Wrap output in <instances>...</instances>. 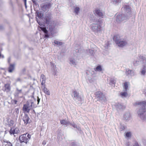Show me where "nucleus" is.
Listing matches in <instances>:
<instances>
[{
    "label": "nucleus",
    "mask_w": 146,
    "mask_h": 146,
    "mask_svg": "<svg viewBox=\"0 0 146 146\" xmlns=\"http://www.w3.org/2000/svg\"><path fill=\"white\" fill-rule=\"evenodd\" d=\"M135 104L140 106L137 112L139 116L142 119H145L146 115H145L144 113L146 111V101L137 102L135 103Z\"/></svg>",
    "instance_id": "f257e3e1"
},
{
    "label": "nucleus",
    "mask_w": 146,
    "mask_h": 146,
    "mask_svg": "<svg viewBox=\"0 0 146 146\" xmlns=\"http://www.w3.org/2000/svg\"><path fill=\"white\" fill-rule=\"evenodd\" d=\"M35 107L34 102L31 100L27 101L26 104L24 105L23 107L24 111L29 113L30 110Z\"/></svg>",
    "instance_id": "f03ea898"
},
{
    "label": "nucleus",
    "mask_w": 146,
    "mask_h": 146,
    "mask_svg": "<svg viewBox=\"0 0 146 146\" xmlns=\"http://www.w3.org/2000/svg\"><path fill=\"white\" fill-rule=\"evenodd\" d=\"M96 97L97 100L102 102H104L107 101V99L105 95L100 91H97L95 93Z\"/></svg>",
    "instance_id": "7ed1b4c3"
},
{
    "label": "nucleus",
    "mask_w": 146,
    "mask_h": 146,
    "mask_svg": "<svg viewBox=\"0 0 146 146\" xmlns=\"http://www.w3.org/2000/svg\"><path fill=\"white\" fill-rule=\"evenodd\" d=\"M102 21L100 23H95L92 24L91 25V28L93 31L96 34L102 31L101 24L102 23Z\"/></svg>",
    "instance_id": "20e7f679"
},
{
    "label": "nucleus",
    "mask_w": 146,
    "mask_h": 146,
    "mask_svg": "<svg viewBox=\"0 0 146 146\" xmlns=\"http://www.w3.org/2000/svg\"><path fill=\"white\" fill-rule=\"evenodd\" d=\"M31 137V135H30L27 133L20 136L19 137V139L20 143L24 142L27 144L30 139Z\"/></svg>",
    "instance_id": "39448f33"
},
{
    "label": "nucleus",
    "mask_w": 146,
    "mask_h": 146,
    "mask_svg": "<svg viewBox=\"0 0 146 146\" xmlns=\"http://www.w3.org/2000/svg\"><path fill=\"white\" fill-rule=\"evenodd\" d=\"M122 9L124 11L123 14L128 19L131 16V8L129 6L125 5L122 8Z\"/></svg>",
    "instance_id": "423d86ee"
},
{
    "label": "nucleus",
    "mask_w": 146,
    "mask_h": 146,
    "mask_svg": "<svg viewBox=\"0 0 146 146\" xmlns=\"http://www.w3.org/2000/svg\"><path fill=\"white\" fill-rule=\"evenodd\" d=\"M138 60H135L133 62V64L134 66L137 65L140 61H142L144 63H146V58L144 56L141 55H139L137 58Z\"/></svg>",
    "instance_id": "0eeeda50"
},
{
    "label": "nucleus",
    "mask_w": 146,
    "mask_h": 146,
    "mask_svg": "<svg viewBox=\"0 0 146 146\" xmlns=\"http://www.w3.org/2000/svg\"><path fill=\"white\" fill-rule=\"evenodd\" d=\"M127 17L123 14H118L116 16V21L117 23H119L123 21L127 20L128 19Z\"/></svg>",
    "instance_id": "6e6552de"
},
{
    "label": "nucleus",
    "mask_w": 146,
    "mask_h": 146,
    "mask_svg": "<svg viewBox=\"0 0 146 146\" xmlns=\"http://www.w3.org/2000/svg\"><path fill=\"white\" fill-rule=\"evenodd\" d=\"M52 3H46L45 4H43L41 6L42 9L44 11H47L49 10L52 6Z\"/></svg>",
    "instance_id": "1a4fd4ad"
},
{
    "label": "nucleus",
    "mask_w": 146,
    "mask_h": 146,
    "mask_svg": "<svg viewBox=\"0 0 146 146\" xmlns=\"http://www.w3.org/2000/svg\"><path fill=\"white\" fill-rule=\"evenodd\" d=\"M52 17L51 15L48 13L46 14L45 17V19L46 21V23L47 24L53 23L54 21L52 20Z\"/></svg>",
    "instance_id": "9d476101"
},
{
    "label": "nucleus",
    "mask_w": 146,
    "mask_h": 146,
    "mask_svg": "<svg viewBox=\"0 0 146 146\" xmlns=\"http://www.w3.org/2000/svg\"><path fill=\"white\" fill-rule=\"evenodd\" d=\"M131 118L130 112L129 111L126 112L123 116V119L126 121L129 120Z\"/></svg>",
    "instance_id": "9b49d317"
},
{
    "label": "nucleus",
    "mask_w": 146,
    "mask_h": 146,
    "mask_svg": "<svg viewBox=\"0 0 146 146\" xmlns=\"http://www.w3.org/2000/svg\"><path fill=\"white\" fill-rule=\"evenodd\" d=\"M22 119L25 125L30 123V119L27 114L24 115Z\"/></svg>",
    "instance_id": "f8f14e48"
},
{
    "label": "nucleus",
    "mask_w": 146,
    "mask_h": 146,
    "mask_svg": "<svg viewBox=\"0 0 146 146\" xmlns=\"http://www.w3.org/2000/svg\"><path fill=\"white\" fill-rule=\"evenodd\" d=\"M47 28L48 29L51 33H52V32L54 31L55 28V24L54 22H53V23L52 24L50 23L49 24H47Z\"/></svg>",
    "instance_id": "ddd939ff"
},
{
    "label": "nucleus",
    "mask_w": 146,
    "mask_h": 146,
    "mask_svg": "<svg viewBox=\"0 0 146 146\" xmlns=\"http://www.w3.org/2000/svg\"><path fill=\"white\" fill-rule=\"evenodd\" d=\"M91 16L90 17V20L93 22L96 23H100L102 22V20L101 19H96V17H94L93 15H90Z\"/></svg>",
    "instance_id": "4468645a"
},
{
    "label": "nucleus",
    "mask_w": 146,
    "mask_h": 146,
    "mask_svg": "<svg viewBox=\"0 0 146 146\" xmlns=\"http://www.w3.org/2000/svg\"><path fill=\"white\" fill-rule=\"evenodd\" d=\"M40 29L42 30L45 33L44 37L45 38H48L49 37V35L48 34V32L47 30L45 27H40Z\"/></svg>",
    "instance_id": "2eb2a0df"
},
{
    "label": "nucleus",
    "mask_w": 146,
    "mask_h": 146,
    "mask_svg": "<svg viewBox=\"0 0 146 146\" xmlns=\"http://www.w3.org/2000/svg\"><path fill=\"white\" fill-rule=\"evenodd\" d=\"M127 44V42L125 40H123L121 39L119 41L117 44L118 46L122 47L125 46Z\"/></svg>",
    "instance_id": "dca6fc26"
},
{
    "label": "nucleus",
    "mask_w": 146,
    "mask_h": 146,
    "mask_svg": "<svg viewBox=\"0 0 146 146\" xmlns=\"http://www.w3.org/2000/svg\"><path fill=\"white\" fill-rule=\"evenodd\" d=\"M19 132V131L17 128H11L10 129L9 133L11 135H14L15 134L18 133Z\"/></svg>",
    "instance_id": "f3484780"
},
{
    "label": "nucleus",
    "mask_w": 146,
    "mask_h": 146,
    "mask_svg": "<svg viewBox=\"0 0 146 146\" xmlns=\"http://www.w3.org/2000/svg\"><path fill=\"white\" fill-rule=\"evenodd\" d=\"M74 97L76 99L80 101L81 99V98L79 94L76 91H74L73 92Z\"/></svg>",
    "instance_id": "a211bd4d"
},
{
    "label": "nucleus",
    "mask_w": 146,
    "mask_h": 146,
    "mask_svg": "<svg viewBox=\"0 0 146 146\" xmlns=\"http://www.w3.org/2000/svg\"><path fill=\"white\" fill-rule=\"evenodd\" d=\"M126 74L127 75H130L131 76H134L135 74V73L133 70H129V69H126Z\"/></svg>",
    "instance_id": "6ab92c4d"
},
{
    "label": "nucleus",
    "mask_w": 146,
    "mask_h": 146,
    "mask_svg": "<svg viewBox=\"0 0 146 146\" xmlns=\"http://www.w3.org/2000/svg\"><path fill=\"white\" fill-rule=\"evenodd\" d=\"M40 81L41 82V84L42 86L44 85L46 82V78L43 74L41 75Z\"/></svg>",
    "instance_id": "aec40b11"
},
{
    "label": "nucleus",
    "mask_w": 146,
    "mask_h": 146,
    "mask_svg": "<svg viewBox=\"0 0 146 146\" xmlns=\"http://www.w3.org/2000/svg\"><path fill=\"white\" fill-rule=\"evenodd\" d=\"M95 13L99 17H101L102 18H103L104 16V14L99 9H96L95 11Z\"/></svg>",
    "instance_id": "412c9836"
},
{
    "label": "nucleus",
    "mask_w": 146,
    "mask_h": 146,
    "mask_svg": "<svg viewBox=\"0 0 146 146\" xmlns=\"http://www.w3.org/2000/svg\"><path fill=\"white\" fill-rule=\"evenodd\" d=\"M5 88L4 91H6L7 92H9L11 90V87L9 84H7L5 85Z\"/></svg>",
    "instance_id": "4be33fe9"
},
{
    "label": "nucleus",
    "mask_w": 146,
    "mask_h": 146,
    "mask_svg": "<svg viewBox=\"0 0 146 146\" xmlns=\"http://www.w3.org/2000/svg\"><path fill=\"white\" fill-rule=\"evenodd\" d=\"M15 65L14 64H10L8 68V72H9L11 73L14 70Z\"/></svg>",
    "instance_id": "5701e85b"
},
{
    "label": "nucleus",
    "mask_w": 146,
    "mask_h": 146,
    "mask_svg": "<svg viewBox=\"0 0 146 146\" xmlns=\"http://www.w3.org/2000/svg\"><path fill=\"white\" fill-rule=\"evenodd\" d=\"M116 107L117 110H123L125 108V106L121 104L118 103L116 104Z\"/></svg>",
    "instance_id": "b1692460"
},
{
    "label": "nucleus",
    "mask_w": 146,
    "mask_h": 146,
    "mask_svg": "<svg viewBox=\"0 0 146 146\" xmlns=\"http://www.w3.org/2000/svg\"><path fill=\"white\" fill-rule=\"evenodd\" d=\"M113 40L115 42V43L117 44L118 42L121 39L120 38V37L118 35H116L114 36L113 38Z\"/></svg>",
    "instance_id": "393cba45"
},
{
    "label": "nucleus",
    "mask_w": 146,
    "mask_h": 146,
    "mask_svg": "<svg viewBox=\"0 0 146 146\" xmlns=\"http://www.w3.org/2000/svg\"><path fill=\"white\" fill-rule=\"evenodd\" d=\"M36 16L38 17L39 18L41 19L43 16V13H42L40 11H37L36 12Z\"/></svg>",
    "instance_id": "a878e982"
},
{
    "label": "nucleus",
    "mask_w": 146,
    "mask_h": 146,
    "mask_svg": "<svg viewBox=\"0 0 146 146\" xmlns=\"http://www.w3.org/2000/svg\"><path fill=\"white\" fill-rule=\"evenodd\" d=\"M42 88H43V90L44 92L48 95L50 94L49 91L45 87V85L42 86Z\"/></svg>",
    "instance_id": "bb28decb"
},
{
    "label": "nucleus",
    "mask_w": 146,
    "mask_h": 146,
    "mask_svg": "<svg viewBox=\"0 0 146 146\" xmlns=\"http://www.w3.org/2000/svg\"><path fill=\"white\" fill-rule=\"evenodd\" d=\"M60 123L61 124L64 125L66 126L69 124V122L65 120H60Z\"/></svg>",
    "instance_id": "cd10ccee"
},
{
    "label": "nucleus",
    "mask_w": 146,
    "mask_h": 146,
    "mask_svg": "<svg viewBox=\"0 0 146 146\" xmlns=\"http://www.w3.org/2000/svg\"><path fill=\"white\" fill-rule=\"evenodd\" d=\"M120 95L121 97L124 98L126 97L127 96L128 94L125 91L123 92H121L120 93Z\"/></svg>",
    "instance_id": "c85d7f7f"
},
{
    "label": "nucleus",
    "mask_w": 146,
    "mask_h": 146,
    "mask_svg": "<svg viewBox=\"0 0 146 146\" xmlns=\"http://www.w3.org/2000/svg\"><path fill=\"white\" fill-rule=\"evenodd\" d=\"M70 64H72L73 65H76V62L75 60L72 58H70Z\"/></svg>",
    "instance_id": "c756f323"
},
{
    "label": "nucleus",
    "mask_w": 146,
    "mask_h": 146,
    "mask_svg": "<svg viewBox=\"0 0 146 146\" xmlns=\"http://www.w3.org/2000/svg\"><path fill=\"white\" fill-rule=\"evenodd\" d=\"M80 9L79 7H76L74 9V13L76 15H78L80 11Z\"/></svg>",
    "instance_id": "7c9ffc66"
},
{
    "label": "nucleus",
    "mask_w": 146,
    "mask_h": 146,
    "mask_svg": "<svg viewBox=\"0 0 146 146\" xmlns=\"http://www.w3.org/2000/svg\"><path fill=\"white\" fill-rule=\"evenodd\" d=\"M146 72V69L145 66H143V68L142 69L141 72V74L143 75H144L145 74Z\"/></svg>",
    "instance_id": "2f4dec72"
},
{
    "label": "nucleus",
    "mask_w": 146,
    "mask_h": 146,
    "mask_svg": "<svg viewBox=\"0 0 146 146\" xmlns=\"http://www.w3.org/2000/svg\"><path fill=\"white\" fill-rule=\"evenodd\" d=\"M115 80L114 78H111L110 80L109 84L110 85H112L115 84Z\"/></svg>",
    "instance_id": "473e14b6"
},
{
    "label": "nucleus",
    "mask_w": 146,
    "mask_h": 146,
    "mask_svg": "<svg viewBox=\"0 0 146 146\" xmlns=\"http://www.w3.org/2000/svg\"><path fill=\"white\" fill-rule=\"evenodd\" d=\"M123 88L125 89L124 91L127 92V90L128 85L127 83V82H125L124 84Z\"/></svg>",
    "instance_id": "72a5a7b5"
},
{
    "label": "nucleus",
    "mask_w": 146,
    "mask_h": 146,
    "mask_svg": "<svg viewBox=\"0 0 146 146\" xmlns=\"http://www.w3.org/2000/svg\"><path fill=\"white\" fill-rule=\"evenodd\" d=\"M54 68L52 69V71L53 72V74L54 75H56V73L57 72V70L56 68V66L53 65Z\"/></svg>",
    "instance_id": "f704fd0d"
},
{
    "label": "nucleus",
    "mask_w": 146,
    "mask_h": 146,
    "mask_svg": "<svg viewBox=\"0 0 146 146\" xmlns=\"http://www.w3.org/2000/svg\"><path fill=\"white\" fill-rule=\"evenodd\" d=\"M54 42L55 44L59 45H61L62 44V43L61 42L58 41L56 40H54Z\"/></svg>",
    "instance_id": "c9c22d12"
},
{
    "label": "nucleus",
    "mask_w": 146,
    "mask_h": 146,
    "mask_svg": "<svg viewBox=\"0 0 146 146\" xmlns=\"http://www.w3.org/2000/svg\"><path fill=\"white\" fill-rule=\"evenodd\" d=\"M95 71H100L102 70L101 66H97L95 69Z\"/></svg>",
    "instance_id": "e433bc0d"
},
{
    "label": "nucleus",
    "mask_w": 146,
    "mask_h": 146,
    "mask_svg": "<svg viewBox=\"0 0 146 146\" xmlns=\"http://www.w3.org/2000/svg\"><path fill=\"white\" fill-rule=\"evenodd\" d=\"M121 2V0H112V2L114 4H116Z\"/></svg>",
    "instance_id": "4c0bfd02"
},
{
    "label": "nucleus",
    "mask_w": 146,
    "mask_h": 146,
    "mask_svg": "<svg viewBox=\"0 0 146 146\" xmlns=\"http://www.w3.org/2000/svg\"><path fill=\"white\" fill-rule=\"evenodd\" d=\"M70 124V125L73 127L74 128H77V126L74 123H69Z\"/></svg>",
    "instance_id": "58836bf2"
},
{
    "label": "nucleus",
    "mask_w": 146,
    "mask_h": 146,
    "mask_svg": "<svg viewBox=\"0 0 146 146\" xmlns=\"http://www.w3.org/2000/svg\"><path fill=\"white\" fill-rule=\"evenodd\" d=\"M16 90H17V93L18 94L22 93V89L19 90L18 88H16Z\"/></svg>",
    "instance_id": "ea45409f"
},
{
    "label": "nucleus",
    "mask_w": 146,
    "mask_h": 146,
    "mask_svg": "<svg viewBox=\"0 0 146 146\" xmlns=\"http://www.w3.org/2000/svg\"><path fill=\"white\" fill-rule=\"evenodd\" d=\"M36 21H37L38 23L39 24V25L41 26H42L43 25L42 24V23H41L40 21H39L38 19V18L36 17Z\"/></svg>",
    "instance_id": "a19ab883"
},
{
    "label": "nucleus",
    "mask_w": 146,
    "mask_h": 146,
    "mask_svg": "<svg viewBox=\"0 0 146 146\" xmlns=\"http://www.w3.org/2000/svg\"><path fill=\"white\" fill-rule=\"evenodd\" d=\"M131 136V133L130 132H127L126 133V136L127 137H130Z\"/></svg>",
    "instance_id": "79ce46f5"
},
{
    "label": "nucleus",
    "mask_w": 146,
    "mask_h": 146,
    "mask_svg": "<svg viewBox=\"0 0 146 146\" xmlns=\"http://www.w3.org/2000/svg\"><path fill=\"white\" fill-rule=\"evenodd\" d=\"M15 111L17 113V115H18L19 113V110L18 108H16L15 109Z\"/></svg>",
    "instance_id": "37998d69"
},
{
    "label": "nucleus",
    "mask_w": 146,
    "mask_h": 146,
    "mask_svg": "<svg viewBox=\"0 0 146 146\" xmlns=\"http://www.w3.org/2000/svg\"><path fill=\"white\" fill-rule=\"evenodd\" d=\"M10 123L9 124V125L10 126H12L14 124V121L13 120H11L10 121Z\"/></svg>",
    "instance_id": "c03bdc74"
},
{
    "label": "nucleus",
    "mask_w": 146,
    "mask_h": 146,
    "mask_svg": "<svg viewBox=\"0 0 146 146\" xmlns=\"http://www.w3.org/2000/svg\"><path fill=\"white\" fill-rule=\"evenodd\" d=\"M5 146H12V145L11 143L9 142L7 143V144L5 145Z\"/></svg>",
    "instance_id": "a18cd8bd"
},
{
    "label": "nucleus",
    "mask_w": 146,
    "mask_h": 146,
    "mask_svg": "<svg viewBox=\"0 0 146 146\" xmlns=\"http://www.w3.org/2000/svg\"><path fill=\"white\" fill-rule=\"evenodd\" d=\"M40 98H38V97H37V101L35 100V102H37V104H38L40 102Z\"/></svg>",
    "instance_id": "49530a36"
},
{
    "label": "nucleus",
    "mask_w": 146,
    "mask_h": 146,
    "mask_svg": "<svg viewBox=\"0 0 146 146\" xmlns=\"http://www.w3.org/2000/svg\"><path fill=\"white\" fill-rule=\"evenodd\" d=\"M32 1L34 5H37V3L36 2V0H32Z\"/></svg>",
    "instance_id": "de8ad7c7"
},
{
    "label": "nucleus",
    "mask_w": 146,
    "mask_h": 146,
    "mask_svg": "<svg viewBox=\"0 0 146 146\" xmlns=\"http://www.w3.org/2000/svg\"><path fill=\"white\" fill-rule=\"evenodd\" d=\"M16 146H22L21 144L18 143H17L16 144Z\"/></svg>",
    "instance_id": "09e8293b"
},
{
    "label": "nucleus",
    "mask_w": 146,
    "mask_h": 146,
    "mask_svg": "<svg viewBox=\"0 0 146 146\" xmlns=\"http://www.w3.org/2000/svg\"><path fill=\"white\" fill-rule=\"evenodd\" d=\"M143 93L146 96V88H145L143 91Z\"/></svg>",
    "instance_id": "8fccbe9b"
},
{
    "label": "nucleus",
    "mask_w": 146,
    "mask_h": 146,
    "mask_svg": "<svg viewBox=\"0 0 146 146\" xmlns=\"http://www.w3.org/2000/svg\"><path fill=\"white\" fill-rule=\"evenodd\" d=\"M16 81L17 82H18V81L21 82V80L20 78H18L17 79Z\"/></svg>",
    "instance_id": "3c124183"
},
{
    "label": "nucleus",
    "mask_w": 146,
    "mask_h": 146,
    "mask_svg": "<svg viewBox=\"0 0 146 146\" xmlns=\"http://www.w3.org/2000/svg\"><path fill=\"white\" fill-rule=\"evenodd\" d=\"M40 1L42 2H46V1H48L49 0H40Z\"/></svg>",
    "instance_id": "603ef678"
},
{
    "label": "nucleus",
    "mask_w": 146,
    "mask_h": 146,
    "mask_svg": "<svg viewBox=\"0 0 146 146\" xmlns=\"http://www.w3.org/2000/svg\"><path fill=\"white\" fill-rule=\"evenodd\" d=\"M133 146H139L137 144H135Z\"/></svg>",
    "instance_id": "864d4df0"
},
{
    "label": "nucleus",
    "mask_w": 146,
    "mask_h": 146,
    "mask_svg": "<svg viewBox=\"0 0 146 146\" xmlns=\"http://www.w3.org/2000/svg\"><path fill=\"white\" fill-rule=\"evenodd\" d=\"M24 0V2H25V5H26V0Z\"/></svg>",
    "instance_id": "5fc2aeb1"
},
{
    "label": "nucleus",
    "mask_w": 146,
    "mask_h": 146,
    "mask_svg": "<svg viewBox=\"0 0 146 146\" xmlns=\"http://www.w3.org/2000/svg\"><path fill=\"white\" fill-rule=\"evenodd\" d=\"M72 146H76V145L74 144H73Z\"/></svg>",
    "instance_id": "6e6d98bb"
},
{
    "label": "nucleus",
    "mask_w": 146,
    "mask_h": 146,
    "mask_svg": "<svg viewBox=\"0 0 146 146\" xmlns=\"http://www.w3.org/2000/svg\"><path fill=\"white\" fill-rule=\"evenodd\" d=\"M16 102H17V101L15 102V103H16Z\"/></svg>",
    "instance_id": "4d7b16f0"
},
{
    "label": "nucleus",
    "mask_w": 146,
    "mask_h": 146,
    "mask_svg": "<svg viewBox=\"0 0 146 146\" xmlns=\"http://www.w3.org/2000/svg\"><path fill=\"white\" fill-rule=\"evenodd\" d=\"M16 102H17V101L15 102V103H16Z\"/></svg>",
    "instance_id": "13d9d810"
}]
</instances>
